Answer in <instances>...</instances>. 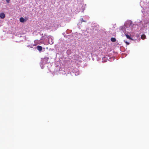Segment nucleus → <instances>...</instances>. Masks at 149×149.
I'll use <instances>...</instances> for the list:
<instances>
[{
	"label": "nucleus",
	"mask_w": 149,
	"mask_h": 149,
	"mask_svg": "<svg viewBox=\"0 0 149 149\" xmlns=\"http://www.w3.org/2000/svg\"><path fill=\"white\" fill-rule=\"evenodd\" d=\"M148 25L149 26V22L148 21H145L143 23V27L147 28L148 27Z\"/></svg>",
	"instance_id": "f257e3e1"
},
{
	"label": "nucleus",
	"mask_w": 149,
	"mask_h": 149,
	"mask_svg": "<svg viewBox=\"0 0 149 149\" xmlns=\"http://www.w3.org/2000/svg\"><path fill=\"white\" fill-rule=\"evenodd\" d=\"M5 16V15L3 13H1L0 14V17L1 19H4Z\"/></svg>",
	"instance_id": "f03ea898"
},
{
	"label": "nucleus",
	"mask_w": 149,
	"mask_h": 149,
	"mask_svg": "<svg viewBox=\"0 0 149 149\" xmlns=\"http://www.w3.org/2000/svg\"><path fill=\"white\" fill-rule=\"evenodd\" d=\"M26 20V19H24V18L22 17H21L20 18L19 21H20L21 22L23 23L24 22H25Z\"/></svg>",
	"instance_id": "7ed1b4c3"
},
{
	"label": "nucleus",
	"mask_w": 149,
	"mask_h": 149,
	"mask_svg": "<svg viewBox=\"0 0 149 149\" xmlns=\"http://www.w3.org/2000/svg\"><path fill=\"white\" fill-rule=\"evenodd\" d=\"M37 49L39 51H41L42 49V47L40 46H37Z\"/></svg>",
	"instance_id": "20e7f679"
},
{
	"label": "nucleus",
	"mask_w": 149,
	"mask_h": 149,
	"mask_svg": "<svg viewBox=\"0 0 149 149\" xmlns=\"http://www.w3.org/2000/svg\"><path fill=\"white\" fill-rule=\"evenodd\" d=\"M141 38L142 39L144 40L146 38V36L144 34H143L141 36Z\"/></svg>",
	"instance_id": "39448f33"
},
{
	"label": "nucleus",
	"mask_w": 149,
	"mask_h": 149,
	"mask_svg": "<svg viewBox=\"0 0 149 149\" xmlns=\"http://www.w3.org/2000/svg\"><path fill=\"white\" fill-rule=\"evenodd\" d=\"M111 40L113 42H115L116 41V39L115 38H111Z\"/></svg>",
	"instance_id": "423d86ee"
},
{
	"label": "nucleus",
	"mask_w": 149,
	"mask_h": 149,
	"mask_svg": "<svg viewBox=\"0 0 149 149\" xmlns=\"http://www.w3.org/2000/svg\"><path fill=\"white\" fill-rule=\"evenodd\" d=\"M126 37L127 38L129 39H131V38L128 35H126Z\"/></svg>",
	"instance_id": "0eeeda50"
},
{
	"label": "nucleus",
	"mask_w": 149,
	"mask_h": 149,
	"mask_svg": "<svg viewBox=\"0 0 149 149\" xmlns=\"http://www.w3.org/2000/svg\"><path fill=\"white\" fill-rule=\"evenodd\" d=\"M124 42L126 43V45H129L130 44L128 42L125 41V40H124Z\"/></svg>",
	"instance_id": "6e6552de"
},
{
	"label": "nucleus",
	"mask_w": 149,
	"mask_h": 149,
	"mask_svg": "<svg viewBox=\"0 0 149 149\" xmlns=\"http://www.w3.org/2000/svg\"><path fill=\"white\" fill-rule=\"evenodd\" d=\"M10 0H6V1L7 3H10Z\"/></svg>",
	"instance_id": "1a4fd4ad"
},
{
	"label": "nucleus",
	"mask_w": 149,
	"mask_h": 149,
	"mask_svg": "<svg viewBox=\"0 0 149 149\" xmlns=\"http://www.w3.org/2000/svg\"><path fill=\"white\" fill-rule=\"evenodd\" d=\"M81 22H86V21H84L82 19Z\"/></svg>",
	"instance_id": "9d476101"
}]
</instances>
